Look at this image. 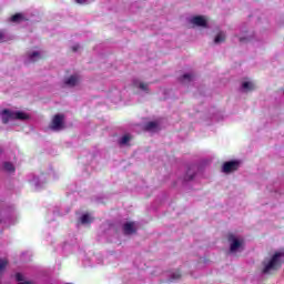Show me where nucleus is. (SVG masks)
I'll list each match as a JSON object with an SVG mask.
<instances>
[{
  "mask_svg": "<svg viewBox=\"0 0 284 284\" xmlns=\"http://www.w3.org/2000/svg\"><path fill=\"white\" fill-rule=\"evenodd\" d=\"M284 256V252L280 251V252H275L273 254V256L271 257V260L268 261V263H264V268H263V274H270V272L276 271L278 268H281V265H283V263L281 262V258H283Z\"/></svg>",
  "mask_w": 284,
  "mask_h": 284,
  "instance_id": "2",
  "label": "nucleus"
},
{
  "mask_svg": "<svg viewBox=\"0 0 284 284\" xmlns=\"http://www.w3.org/2000/svg\"><path fill=\"white\" fill-rule=\"evenodd\" d=\"M131 140L132 138L129 134H126L122 136V139L120 140V145H128V143H130Z\"/></svg>",
  "mask_w": 284,
  "mask_h": 284,
  "instance_id": "16",
  "label": "nucleus"
},
{
  "mask_svg": "<svg viewBox=\"0 0 284 284\" xmlns=\"http://www.w3.org/2000/svg\"><path fill=\"white\" fill-rule=\"evenodd\" d=\"M181 278V271H176L171 275V281H179Z\"/></svg>",
  "mask_w": 284,
  "mask_h": 284,
  "instance_id": "18",
  "label": "nucleus"
},
{
  "mask_svg": "<svg viewBox=\"0 0 284 284\" xmlns=\"http://www.w3.org/2000/svg\"><path fill=\"white\" fill-rule=\"evenodd\" d=\"M225 42V34L223 32H220L216 34L214 39V43H223Z\"/></svg>",
  "mask_w": 284,
  "mask_h": 284,
  "instance_id": "14",
  "label": "nucleus"
},
{
  "mask_svg": "<svg viewBox=\"0 0 284 284\" xmlns=\"http://www.w3.org/2000/svg\"><path fill=\"white\" fill-rule=\"evenodd\" d=\"M2 123L6 125L10 121H28L30 116L22 111H10V109H4L1 112Z\"/></svg>",
  "mask_w": 284,
  "mask_h": 284,
  "instance_id": "1",
  "label": "nucleus"
},
{
  "mask_svg": "<svg viewBox=\"0 0 284 284\" xmlns=\"http://www.w3.org/2000/svg\"><path fill=\"white\" fill-rule=\"evenodd\" d=\"M247 41V38H240V43Z\"/></svg>",
  "mask_w": 284,
  "mask_h": 284,
  "instance_id": "24",
  "label": "nucleus"
},
{
  "mask_svg": "<svg viewBox=\"0 0 284 284\" xmlns=\"http://www.w3.org/2000/svg\"><path fill=\"white\" fill-rule=\"evenodd\" d=\"M243 90H254V83L252 82H243L242 83Z\"/></svg>",
  "mask_w": 284,
  "mask_h": 284,
  "instance_id": "17",
  "label": "nucleus"
},
{
  "mask_svg": "<svg viewBox=\"0 0 284 284\" xmlns=\"http://www.w3.org/2000/svg\"><path fill=\"white\" fill-rule=\"evenodd\" d=\"M85 1H88V0H75V2H78V3H80V4L85 3Z\"/></svg>",
  "mask_w": 284,
  "mask_h": 284,
  "instance_id": "23",
  "label": "nucleus"
},
{
  "mask_svg": "<svg viewBox=\"0 0 284 284\" xmlns=\"http://www.w3.org/2000/svg\"><path fill=\"white\" fill-rule=\"evenodd\" d=\"M77 50H79V45L72 47V51H73V52H77Z\"/></svg>",
  "mask_w": 284,
  "mask_h": 284,
  "instance_id": "25",
  "label": "nucleus"
},
{
  "mask_svg": "<svg viewBox=\"0 0 284 284\" xmlns=\"http://www.w3.org/2000/svg\"><path fill=\"white\" fill-rule=\"evenodd\" d=\"M194 179V174L189 175V173L185 176V181H192Z\"/></svg>",
  "mask_w": 284,
  "mask_h": 284,
  "instance_id": "22",
  "label": "nucleus"
},
{
  "mask_svg": "<svg viewBox=\"0 0 284 284\" xmlns=\"http://www.w3.org/2000/svg\"><path fill=\"white\" fill-rule=\"evenodd\" d=\"M139 88H140V90H148V84L141 82Z\"/></svg>",
  "mask_w": 284,
  "mask_h": 284,
  "instance_id": "21",
  "label": "nucleus"
},
{
  "mask_svg": "<svg viewBox=\"0 0 284 284\" xmlns=\"http://www.w3.org/2000/svg\"><path fill=\"white\" fill-rule=\"evenodd\" d=\"M7 266H8V261L1 260L0 261V274H1V272H3V270H6Z\"/></svg>",
  "mask_w": 284,
  "mask_h": 284,
  "instance_id": "19",
  "label": "nucleus"
},
{
  "mask_svg": "<svg viewBox=\"0 0 284 284\" xmlns=\"http://www.w3.org/2000/svg\"><path fill=\"white\" fill-rule=\"evenodd\" d=\"M194 79V74L192 73H185L180 79L181 83H190Z\"/></svg>",
  "mask_w": 284,
  "mask_h": 284,
  "instance_id": "11",
  "label": "nucleus"
},
{
  "mask_svg": "<svg viewBox=\"0 0 284 284\" xmlns=\"http://www.w3.org/2000/svg\"><path fill=\"white\" fill-rule=\"evenodd\" d=\"M227 241H229V243H231V245H230L231 252H236V250H239V247H241V245H243V241L236 239V235H234V233H230L227 235Z\"/></svg>",
  "mask_w": 284,
  "mask_h": 284,
  "instance_id": "5",
  "label": "nucleus"
},
{
  "mask_svg": "<svg viewBox=\"0 0 284 284\" xmlns=\"http://www.w3.org/2000/svg\"><path fill=\"white\" fill-rule=\"evenodd\" d=\"M0 152H2V150L0 149Z\"/></svg>",
  "mask_w": 284,
  "mask_h": 284,
  "instance_id": "27",
  "label": "nucleus"
},
{
  "mask_svg": "<svg viewBox=\"0 0 284 284\" xmlns=\"http://www.w3.org/2000/svg\"><path fill=\"white\" fill-rule=\"evenodd\" d=\"M0 39H1V33H0Z\"/></svg>",
  "mask_w": 284,
  "mask_h": 284,
  "instance_id": "26",
  "label": "nucleus"
},
{
  "mask_svg": "<svg viewBox=\"0 0 284 284\" xmlns=\"http://www.w3.org/2000/svg\"><path fill=\"white\" fill-rule=\"evenodd\" d=\"M241 168V161L239 160H232L224 162L222 165V172L224 174H232V172H236Z\"/></svg>",
  "mask_w": 284,
  "mask_h": 284,
  "instance_id": "3",
  "label": "nucleus"
},
{
  "mask_svg": "<svg viewBox=\"0 0 284 284\" xmlns=\"http://www.w3.org/2000/svg\"><path fill=\"white\" fill-rule=\"evenodd\" d=\"M3 169L6 170V172H14L16 170L14 164L10 162H4Z\"/></svg>",
  "mask_w": 284,
  "mask_h": 284,
  "instance_id": "15",
  "label": "nucleus"
},
{
  "mask_svg": "<svg viewBox=\"0 0 284 284\" xmlns=\"http://www.w3.org/2000/svg\"><path fill=\"white\" fill-rule=\"evenodd\" d=\"M79 83V75L73 74L69 77L67 80H64V85H68L69 88H74Z\"/></svg>",
  "mask_w": 284,
  "mask_h": 284,
  "instance_id": "8",
  "label": "nucleus"
},
{
  "mask_svg": "<svg viewBox=\"0 0 284 284\" xmlns=\"http://www.w3.org/2000/svg\"><path fill=\"white\" fill-rule=\"evenodd\" d=\"M191 23H193V26H197L199 28H207V20H205V18L202 16L193 17Z\"/></svg>",
  "mask_w": 284,
  "mask_h": 284,
  "instance_id": "6",
  "label": "nucleus"
},
{
  "mask_svg": "<svg viewBox=\"0 0 284 284\" xmlns=\"http://www.w3.org/2000/svg\"><path fill=\"white\" fill-rule=\"evenodd\" d=\"M123 232L126 235L136 234V227L134 226V222H126V223H124Z\"/></svg>",
  "mask_w": 284,
  "mask_h": 284,
  "instance_id": "7",
  "label": "nucleus"
},
{
  "mask_svg": "<svg viewBox=\"0 0 284 284\" xmlns=\"http://www.w3.org/2000/svg\"><path fill=\"white\" fill-rule=\"evenodd\" d=\"M28 59L29 61H31V63H34L36 61H39V59H41V53L39 51L28 53Z\"/></svg>",
  "mask_w": 284,
  "mask_h": 284,
  "instance_id": "9",
  "label": "nucleus"
},
{
  "mask_svg": "<svg viewBox=\"0 0 284 284\" xmlns=\"http://www.w3.org/2000/svg\"><path fill=\"white\" fill-rule=\"evenodd\" d=\"M10 21L12 23H21V21H23V14L21 13H16L10 18Z\"/></svg>",
  "mask_w": 284,
  "mask_h": 284,
  "instance_id": "12",
  "label": "nucleus"
},
{
  "mask_svg": "<svg viewBox=\"0 0 284 284\" xmlns=\"http://www.w3.org/2000/svg\"><path fill=\"white\" fill-rule=\"evenodd\" d=\"M156 128H159V122L156 121L148 122L144 125V130H146V132H152V130H156Z\"/></svg>",
  "mask_w": 284,
  "mask_h": 284,
  "instance_id": "10",
  "label": "nucleus"
},
{
  "mask_svg": "<svg viewBox=\"0 0 284 284\" xmlns=\"http://www.w3.org/2000/svg\"><path fill=\"white\" fill-rule=\"evenodd\" d=\"M82 225H88L90 223H92V219L90 217L89 214H83L80 219Z\"/></svg>",
  "mask_w": 284,
  "mask_h": 284,
  "instance_id": "13",
  "label": "nucleus"
},
{
  "mask_svg": "<svg viewBox=\"0 0 284 284\" xmlns=\"http://www.w3.org/2000/svg\"><path fill=\"white\" fill-rule=\"evenodd\" d=\"M16 281L21 282L23 281V275L21 273L16 274Z\"/></svg>",
  "mask_w": 284,
  "mask_h": 284,
  "instance_id": "20",
  "label": "nucleus"
},
{
  "mask_svg": "<svg viewBox=\"0 0 284 284\" xmlns=\"http://www.w3.org/2000/svg\"><path fill=\"white\" fill-rule=\"evenodd\" d=\"M63 121H65V115L55 114L51 121L50 129L55 131L63 130V128H65V123Z\"/></svg>",
  "mask_w": 284,
  "mask_h": 284,
  "instance_id": "4",
  "label": "nucleus"
}]
</instances>
